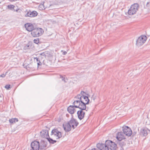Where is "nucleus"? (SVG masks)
<instances>
[{"label": "nucleus", "instance_id": "f257e3e1", "mask_svg": "<svg viewBox=\"0 0 150 150\" xmlns=\"http://www.w3.org/2000/svg\"><path fill=\"white\" fill-rule=\"evenodd\" d=\"M89 102V100L88 97L83 95L80 97L79 100L74 101L73 104L75 105L86 108V105L88 104Z\"/></svg>", "mask_w": 150, "mask_h": 150}, {"label": "nucleus", "instance_id": "f03ea898", "mask_svg": "<svg viewBox=\"0 0 150 150\" xmlns=\"http://www.w3.org/2000/svg\"><path fill=\"white\" fill-rule=\"evenodd\" d=\"M43 30L39 28H35L31 32V34L34 37H38L41 35L43 33Z\"/></svg>", "mask_w": 150, "mask_h": 150}, {"label": "nucleus", "instance_id": "7ed1b4c3", "mask_svg": "<svg viewBox=\"0 0 150 150\" xmlns=\"http://www.w3.org/2000/svg\"><path fill=\"white\" fill-rule=\"evenodd\" d=\"M139 6L138 4L135 3L132 5L128 11L129 15H133L136 13L138 9Z\"/></svg>", "mask_w": 150, "mask_h": 150}, {"label": "nucleus", "instance_id": "20e7f679", "mask_svg": "<svg viewBox=\"0 0 150 150\" xmlns=\"http://www.w3.org/2000/svg\"><path fill=\"white\" fill-rule=\"evenodd\" d=\"M74 107L76 108H78L80 109V110L77 111V114L78 118L80 120H81L84 118L85 114V112L83 110H86V111H87L88 110H86V108H84V109H83V108L77 106V105H74Z\"/></svg>", "mask_w": 150, "mask_h": 150}, {"label": "nucleus", "instance_id": "39448f33", "mask_svg": "<svg viewBox=\"0 0 150 150\" xmlns=\"http://www.w3.org/2000/svg\"><path fill=\"white\" fill-rule=\"evenodd\" d=\"M147 39L145 35H142L139 37L137 40L136 45L140 46L144 44Z\"/></svg>", "mask_w": 150, "mask_h": 150}, {"label": "nucleus", "instance_id": "423d86ee", "mask_svg": "<svg viewBox=\"0 0 150 150\" xmlns=\"http://www.w3.org/2000/svg\"><path fill=\"white\" fill-rule=\"evenodd\" d=\"M106 144L111 150H116L117 146L114 142L110 140L106 141Z\"/></svg>", "mask_w": 150, "mask_h": 150}, {"label": "nucleus", "instance_id": "0eeeda50", "mask_svg": "<svg viewBox=\"0 0 150 150\" xmlns=\"http://www.w3.org/2000/svg\"><path fill=\"white\" fill-rule=\"evenodd\" d=\"M51 135H53L56 137V139H58L62 137L61 132L58 130L57 129H54L51 132Z\"/></svg>", "mask_w": 150, "mask_h": 150}, {"label": "nucleus", "instance_id": "6e6552de", "mask_svg": "<svg viewBox=\"0 0 150 150\" xmlns=\"http://www.w3.org/2000/svg\"><path fill=\"white\" fill-rule=\"evenodd\" d=\"M122 130L123 134L129 137L132 134V132L130 128L128 126H125L122 127Z\"/></svg>", "mask_w": 150, "mask_h": 150}, {"label": "nucleus", "instance_id": "1a4fd4ad", "mask_svg": "<svg viewBox=\"0 0 150 150\" xmlns=\"http://www.w3.org/2000/svg\"><path fill=\"white\" fill-rule=\"evenodd\" d=\"M32 149L30 150H39L40 143L39 142L35 141L31 144Z\"/></svg>", "mask_w": 150, "mask_h": 150}, {"label": "nucleus", "instance_id": "9d476101", "mask_svg": "<svg viewBox=\"0 0 150 150\" xmlns=\"http://www.w3.org/2000/svg\"><path fill=\"white\" fill-rule=\"evenodd\" d=\"M96 146L100 150H109L108 146L106 144V142L105 144L98 143L97 144Z\"/></svg>", "mask_w": 150, "mask_h": 150}, {"label": "nucleus", "instance_id": "9b49d317", "mask_svg": "<svg viewBox=\"0 0 150 150\" xmlns=\"http://www.w3.org/2000/svg\"><path fill=\"white\" fill-rule=\"evenodd\" d=\"M116 138L117 141L123 140L125 139L124 134L121 132H118L116 135Z\"/></svg>", "mask_w": 150, "mask_h": 150}, {"label": "nucleus", "instance_id": "f8f14e48", "mask_svg": "<svg viewBox=\"0 0 150 150\" xmlns=\"http://www.w3.org/2000/svg\"><path fill=\"white\" fill-rule=\"evenodd\" d=\"M47 142L43 140H41L39 150H45L47 149Z\"/></svg>", "mask_w": 150, "mask_h": 150}, {"label": "nucleus", "instance_id": "ddd939ff", "mask_svg": "<svg viewBox=\"0 0 150 150\" xmlns=\"http://www.w3.org/2000/svg\"><path fill=\"white\" fill-rule=\"evenodd\" d=\"M68 122L73 129L75 128L79 124L78 122L73 118L71 119Z\"/></svg>", "mask_w": 150, "mask_h": 150}, {"label": "nucleus", "instance_id": "4468645a", "mask_svg": "<svg viewBox=\"0 0 150 150\" xmlns=\"http://www.w3.org/2000/svg\"><path fill=\"white\" fill-rule=\"evenodd\" d=\"M40 136L42 138H45L47 139L49 137L48 130L43 129L40 132Z\"/></svg>", "mask_w": 150, "mask_h": 150}, {"label": "nucleus", "instance_id": "2eb2a0df", "mask_svg": "<svg viewBox=\"0 0 150 150\" xmlns=\"http://www.w3.org/2000/svg\"><path fill=\"white\" fill-rule=\"evenodd\" d=\"M38 14V13L35 11H33L32 12L29 11L25 15V16L30 17H34L37 16Z\"/></svg>", "mask_w": 150, "mask_h": 150}, {"label": "nucleus", "instance_id": "dca6fc26", "mask_svg": "<svg viewBox=\"0 0 150 150\" xmlns=\"http://www.w3.org/2000/svg\"><path fill=\"white\" fill-rule=\"evenodd\" d=\"M25 27L26 30L29 31H31L33 30V26L32 24L30 23H27L25 25Z\"/></svg>", "mask_w": 150, "mask_h": 150}, {"label": "nucleus", "instance_id": "f3484780", "mask_svg": "<svg viewBox=\"0 0 150 150\" xmlns=\"http://www.w3.org/2000/svg\"><path fill=\"white\" fill-rule=\"evenodd\" d=\"M63 126L66 132H68L71 130V127L68 122L65 124H63Z\"/></svg>", "mask_w": 150, "mask_h": 150}, {"label": "nucleus", "instance_id": "a211bd4d", "mask_svg": "<svg viewBox=\"0 0 150 150\" xmlns=\"http://www.w3.org/2000/svg\"><path fill=\"white\" fill-rule=\"evenodd\" d=\"M73 105H70L67 108V110L69 113L71 114H72L76 111L75 109L74 108V105L73 104Z\"/></svg>", "mask_w": 150, "mask_h": 150}, {"label": "nucleus", "instance_id": "6ab92c4d", "mask_svg": "<svg viewBox=\"0 0 150 150\" xmlns=\"http://www.w3.org/2000/svg\"><path fill=\"white\" fill-rule=\"evenodd\" d=\"M148 129L146 128H144L141 129L140 132V135L144 136H146L148 134Z\"/></svg>", "mask_w": 150, "mask_h": 150}, {"label": "nucleus", "instance_id": "aec40b11", "mask_svg": "<svg viewBox=\"0 0 150 150\" xmlns=\"http://www.w3.org/2000/svg\"><path fill=\"white\" fill-rule=\"evenodd\" d=\"M117 143L118 144V146H122L123 147H124L126 145L125 140H123V141H122V140L118 141L117 142Z\"/></svg>", "mask_w": 150, "mask_h": 150}, {"label": "nucleus", "instance_id": "412c9836", "mask_svg": "<svg viewBox=\"0 0 150 150\" xmlns=\"http://www.w3.org/2000/svg\"><path fill=\"white\" fill-rule=\"evenodd\" d=\"M47 139L50 143L52 144H54L56 143L57 142L56 140H53L52 139L50 138V137H48Z\"/></svg>", "mask_w": 150, "mask_h": 150}, {"label": "nucleus", "instance_id": "4be33fe9", "mask_svg": "<svg viewBox=\"0 0 150 150\" xmlns=\"http://www.w3.org/2000/svg\"><path fill=\"white\" fill-rule=\"evenodd\" d=\"M31 46L30 45L28 44L24 46L23 49L25 50H27L30 49Z\"/></svg>", "mask_w": 150, "mask_h": 150}, {"label": "nucleus", "instance_id": "5701e85b", "mask_svg": "<svg viewBox=\"0 0 150 150\" xmlns=\"http://www.w3.org/2000/svg\"><path fill=\"white\" fill-rule=\"evenodd\" d=\"M15 6L13 5H9L8 6V8L10 10H12L14 9Z\"/></svg>", "mask_w": 150, "mask_h": 150}, {"label": "nucleus", "instance_id": "b1692460", "mask_svg": "<svg viewBox=\"0 0 150 150\" xmlns=\"http://www.w3.org/2000/svg\"><path fill=\"white\" fill-rule=\"evenodd\" d=\"M34 42L37 44H38L40 43L39 42V38H37L36 39H35L33 40Z\"/></svg>", "mask_w": 150, "mask_h": 150}, {"label": "nucleus", "instance_id": "393cba45", "mask_svg": "<svg viewBox=\"0 0 150 150\" xmlns=\"http://www.w3.org/2000/svg\"><path fill=\"white\" fill-rule=\"evenodd\" d=\"M60 78L62 79V80L64 81L65 83L67 82L68 80L67 79H65L64 77L62 76H60Z\"/></svg>", "mask_w": 150, "mask_h": 150}, {"label": "nucleus", "instance_id": "a878e982", "mask_svg": "<svg viewBox=\"0 0 150 150\" xmlns=\"http://www.w3.org/2000/svg\"><path fill=\"white\" fill-rule=\"evenodd\" d=\"M116 149L117 150H124V147L119 146H117Z\"/></svg>", "mask_w": 150, "mask_h": 150}, {"label": "nucleus", "instance_id": "bb28decb", "mask_svg": "<svg viewBox=\"0 0 150 150\" xmlns=\"http://www.w3.org/2000/svg\"><path fill=\"white\" fill-rule=\"evenodd\" d=\"M9 122L11 123H14V121L13 118H12L11 119H10L9 120Z\"/></svg>", "mask_w": 150, "mask_h": 150}, {"label": "nucleus", "instance_id": "cd10ccee", "mask_svg": "<svg viewBox=\"0 0 150 150\" xmlns=\"http://www.w3.org/2000/svg\"><path fill=\"white\" fill-rule=\"evenodd\" d=\"M5 88L7 89H9L10 88V85H6L5 86Z\"/></svg>", "mask_w": 150, "mask_h": 150}, {"label": "nucleus", "instance_id": "c85d7f7f", "mask_svg": "<svg viewBox=\"0 0 150 150\" xmlns=\"http://www.w3.org/2000/svg\"><path fill=\"white\" fill-rule=\"evenodd\" d=\"M6 75V74H1L0 75V77H2V78H4L5 76Z\"/></svg>", "mask_w": 150, "mask_h": 150}, {"label": "nucleus", "instance_id": "c756f323", "mask_svg": "<svg viewBox=\"0 0 150 150\" xmlns=\"http://www.w3.org/2000/svg\"><path fill=\"white\" fill-rule=\"evenodd\" d=\"M45 53H46V52H42V53H41L40 54V55H42V56H46Z\"/></svg>", "mask_w": 150, "mask_h": 150}, {"label": "nucleus", "instance_id": "7c9ffc66", "mask_svg": "<svg viewBox=\"0 0 150 150\" xmlns=\"http://www.w3.org/2000/svg\"><path fill=\"white\" fill-rule=\"evenodd\" d=\"M14 121V123H15L16 122H17L18 121V120L17 118H13Z\"/></svg>", "mask_w": 150, "mask_h": 150}, {"label": "nucleus", "instance_id": "2f4dec72", "mask_svg": "<svg viewBox=\"0 0 150 150\" xmlns=\"http://www.w3.org/2000/svg\"><path fill=\"white\" fill-rule=\"evenodd\" d=\"M80 97H81V96H80V95H77V96L76 97V98H77L78 100H79V98Z\"/></svg>", "mask_w": 150, "mask_h": 150}, {"label": "nucleus", "instance_id": "473e14b6", "mask_svg": "<svg viewBox=\"0 0 150 150\" xmlns=\"http://www.w3.org/2000/svg\"><path fill=\"white\" fill-rule=\"evenodd\" d=\"M34 60H36L37 62H39V61H40V60H39V59L37 57H35L34 58Z\"/></svg>", "mask_w": 150, "mask_h": 150}, {"label": "nucleus", "instance_id": "72a5a7b5", "mask_svg": "<svg viewBox=\"0 0 150 150\" xmlns=\"http://www.w3.org/2000/svg\"><path fill=\"white\" fill-rule=\"evenodd\" d=\"M37 64H38V66H40V65H41V64H42V63L40 62V61H39V62H38L37 63Z\"/></svg>", "mask_w": 150, "mask_h": 150}, {"label": "nucleus", "instance_id": "f704fd0d", "mask_svg": "<svg viewBox=\"0 0 150 150\" xmlns=\"http://www.w3.org/2000/svg\"><path fill=\"white\" fill-rule=\"evenodd\" d=\"M84 93H85L84 91H82L81 92V94L82 95V96L84 95Z\"/></svg>", "mask_w": 150, "mask_h": 150}, {"label": "nucleus", "instance_id": "c9c22d12", "mask_svg": "<svg viewBox=\"0 0 150 150\" xmlns=\"http://www.w3.org/2000/svg\"><path fill=\"white\" fill-rule=\"evenodd\" d=\"M96 98H95V97H94L93 96H93L92 97V99L93 100H94Z\"/></svg>", "mask_w": 150, "mask_h": 150}, {"label": "nucleus", "instance_id": "e433bc0d", "mask_svg": "<svg viewBox=\"0 0 150 150\" xmlns=\"http://www.w3.org/2000/svg\"><path fill=\"white\" fill-rule=\"evenodd\" d=\"M67 52L66 51H64L63 52V55H65L67 54Z\"/></svg>", "mask_w": 150, "mask_h": 150}, {"label": "nucleus", "instance_id": "4c0bfd02", "mask_svg": "<svg viewBox=\"0 0 150 150\" xmlns=\"http://www.w3.org/2000/svg\"><path fill=\"white\" fill-rule=\"evenodd\" d=\"M132 134H133V136L134 135H135V134H136V132H133V133H132Z\"/></svg>", "mask_w": 150, "mask_h": 150}, {"label": "nucleus", "instance_id": "58836bf2", "mask_svg": "<svg viewBox=\"0 0 150 150\" xmlns=\"http://www.w3.org/2000/svg\"><path fill=\"white\" fill-rule=\"evenodd\" d=\"M91 150H98L96 148H93Z\"/></svg>", "mask_w": 150, "mask_h": 150}, {"label": "nucleus", "instance_id": "ea45409f", "mask_svg": "<svg viewBox=\"0 0 150 150\" xmlns=\"http://www.w3.org/2000/svg\"><path fill=\"white\" fill-rule=\"evenodd\" d=\"M66 116L67 117H68V116H69V115L68 114H66Z\"/></svg>", "mask_w": 150, "mask_h": 150}, {"label": "nucleus", "instance_id": "a19ab883", "mask_svg": "<svg viewBox=\"0 0 150 150\" xmlns=\"http://www.w3.org/2000/svg\"><path fill=\"white\" fill-rule=\"evenodd\" d=\"M16 10V11L17 12H18V10Z\"/></svg>", "mask_w": 150, "mask_h": 150}]
</instances>
